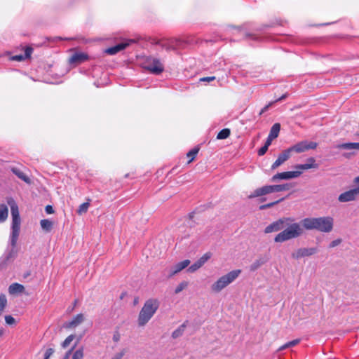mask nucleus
<instances>
[{
  "label": "nucleus",
  "instance_id": "f257e3e1",
  "mask_svg": "<svg viewBox=\"0 0 359 359\" xmlns=\"http://www.w3.org/2000/svg\"><path fill=\"white\" fill-rule=\"evenodd\" d=\"M283 230L275 238L276 243H283L292 238L300 236L303 229L299 223L294 222L293 217H282L268 225L265 233H270Z\"/></svg>",
  "mask_w": 359,
  "mask_h": 359
},
{
  "label": "nucleus",
  "instance_id": "f03ea898",
  "mask_svg": "<svg viewBox=\"0 0 359 359\" xmlns=\"http://www.w3.org/2000/svg\"><path fill=\"white\" fill-rule=\"evenodd\" d=\"M6 202L11 208L12 215L11 233L10 235V244L12 248L6 257V259H9L10 258L14 257L15 254V248L16 247L17 241L20 234L21 220L18 205L13 198L7 197Z\"/></svg>",
  "mask_w": 359,
  "mask_h": 359
},
{
  "label": "nucleus",
  "instance_id": "7ed1b4c3",
  "mask_svg": "<svg viewBox=\"0 0 359 359\" xmlns=\"http://www.w3.org/2000/svg\"><path fill=\"white\" fill-rule=\"evenodd\" d=\"M302 225L307 230L316 229L320 232L329 233L333 229L334 219L329 216L305 218L302 220Z\"/></svg>",
  "mask_w": 359,
  "mask_h": 359
},
{
  "label": "nucleus",
  "instance_id": "20e7f679",
  "mask_svg": "<svg viewBox=\"0 0 359 359\" xmlns=\"http://www.w3.org/2000/svg\"><path fill=\"white\" fill-rule=\"evenodd\" d=\"M159 306L160 302L157 299H147L140 311L137 319L138 325L144 326L155 314Z\"/></svg>",
  "mask_w": 359,
  "mask_h": 359
},
{
  "label": "nucleus",
  "instance_id": "39448f33",
  "mask_svg": "<svg viewBox=\"0 0 359 359\" xmlns=\"http://www.w3.org/2000/svg\"><path fill=\"white\" fill-rule=\"evenodd\" d=\"M241 271L233 270L228 273L220 277L215 283L211 285V290L215 292H219L229 284L233 283L240 275Z\"/></svg>",
  "mask_w": 359,
  "mask_h": 359
},
{
  "label": "nucleus",
  "instance_id": "423d86ee",
  "mask_svg": "<svg viewBox=\"0 0 359 359\" xmlns=\"http://www.w3.org/2000/svg\"><path fill=\"white\" fill-rule=\"evenodd\" d=\"M292 186L291 184L286 183L283 184H276V185H266L262 187L258 188L255 189L253 193H252L249 198H252L255 197H259L262 196H264L269 194L274 193V192H280L283 191L290 190Z\"/></svg>",
  "mask_w": 359,
  "mask_h": 359
},
{
  "label": "nucleus",
  "instance_id": "0eeeda50",
  "mask_svg": "<svg viewBox=\"0 0 359 359\" xmlns=\"http://www.w3.org/2000/svg\"><path fill=\"white\" fill-rule=\"evenodd\" d=\"M143 67L151 73L158 75L164 70V67L159 59L148 57L144 62Z\"/></svg>",
  "mask_w": 359,
  "mask_h": 359
},
{
  "label": "nucleus",
  "instance_id": "6e6552de",
  "mask_svg": "<svg viewBox=\"0 0 359 359\" xmlns=\"http://www.w3.org/2000/svg\"><path fill=\"white\" fill-rule=\"evenodd\" d=\"M318 144L316 142L307 140L301 141L290 147L292 152L297 154L305 152L309 149H315Z\"/></svg>",
  "mask_w": 359,
  "mask_h": 359
},
{
  "label": "nucleus",
  "instance_id": "1a4fd4ad",
  "mask_svg": "<svg viewBox=\"0 0 359 359\" xmlns=\"http://www.w3.org/2000/svg\"><path fill=\"white\" fill-rule=\"evenodd\" d=\"M302 174L301 170L296 171H287L283 172H278L274 175L271 178V181L273 182H278L280 180H290L299 177Z\"/></svg>",
  "mask_w": 359,
  "mask_h": 359
},
{
  "label": "nucleus",
  "instance_id": "9d476101",
  "mask_svg": "<svg viewBox=\"0 0 359 359\" xmlns=\"http://www.w3.org/2000/svg\"><path fill=\"white\" fill-rule=\"evenodd\" d=\"M359 196V191L355 189H351L341 193L338 196V201L341 203H347L355 201Z\"/></svg>",
  "mask_w": 359,
  "mask_h": 359
},
{
  "label": "nucleus",
  "instance_id": "9b49d317",
  "mask_svg": "<svg viewBox=\"0 0 359 359\" xmlns=\"http://www.w3.org/2000/svg\"><path fill=\"white\" fill-rule=\"evenodd\" d=\"M318 252L317 248H299L294 252L292 254V257L294 259H299L304 257H309L314 255Z\"/></svg>",
  "mask_w": 359,
  "mask_h": 359
},
{
  "label": "nucleus",
  "instance_id": "f8f14e48",
  "mask_svg": "<svg viewBox=\"0 0 359 359\" xmlns=\"http://www.w3.org/2000/svg\"><path fill=\"white\" fill-rule=\"evenodd\" d=\"M211 257L210 252H206L199 259L191 264L188 269L187 271L189 273H194L199 269L202 266L205 264L206 262Z\"/></svg>",
  "mask_w": 359,
  "mask_h": 359
},
{
  "label": "nucleus",
  "instance_id": "ddd939ff",
  "mask_svg": "<svg viewBox=\"0 0 359 359\" xmlns=\"http://www.w3.org/2000/svg\"><path fill=\"white\" fill-rule=\"evenodd\" d=\"M291 150L290 147L285 150H284L282 153H280L276 161L272 164L271 169L275 170L284 163L287 160H288L291 156Z\"/></svg>",
  "mask_w": 359,
  "mask_h": 359
},
{
  "label": "nucleus",
  "instance_id": "4468645a",
  "mask_svg": "<svg viewBox=\"0 0 359 359\" xmlns=\"http://www.w3.org/2000/svg\"><path fill=\"white\" fill-rule=\"evenodd\" d=\"M134 41V40H127L126 41H123L114 46L108 48L107 49H106L105 53L109 55H115L121 50H124L126 47H128L131 43H133Z\"/></svg>",
  "mask_w": 359,
  "mask_h": 359
},
{
  "label": "nucleus",
  "instance_id": "2eb2a0df",
  "mask_svg": "<svg viewBox=\"0 0 359 359\" xmlns=\"http://www.w3.org/2000/svg\"><path fill=\"white\" fill-rule=\"evenodd\" d=\"M190 264V261L189 259L183 260L182 262H178L173 265L170 269H169V277H172L174 275L178 273L181 271H182L184 269L187 268Z\"/></svg>",
  "mask_w": 359,
  "mask_h": 359
},
{
  "label": "nucleus",
  "instance_id": "dca6fc26",
  "mask_svg": "<svg viewBox=\"0 0 359 359\" xmlns=\"http://www.w3.org/2000/svg\"><path fill=\"white\" fill-rule=\"evenodd\" d=\"M84 321V316L82 313L77 314L71 321L65 324V328H75Z\"/></svg>",
  "mask_w": 359,
  "mask_h": 359
},
{
  "label": "nucleus",
  "instance_id": "f3484780",
  "mask_svg": "<svg viewBox=\"0 0 359 359\" xmlns=\"http://www.w3.org/2000/svg\"><path fill=\"white\" fill-rule=\"evenodd\" d=\"M88 59V55L83 53H76L70 58V63L81 64Z\"/></svg>",
  "mask_w": 359,
  "mask_h": 359
},
{
  "label": "nucleus",
  "instance_id": "a211bd4d",
  "mask_svg": "<svg viewBox=\"0 0 359 359\" xmlns=\"http://www.w3.org/2000/svg\"><path fill=\"white\" fill-rule=\"evenodd\" d=\"M269 260V258L266 257H260L257 259L250 266V270L251 271H255L260 266L265 264Z\"/></svg>",
  "mask_w": 359,
  "mask_h": 359
},
{
  "label": "nucleus",
  "instance_id": "6ab92c4d",
  "mask_svg": "<svg viewBox=\"0 0 359 359\" xmlns=\"http://www.w3.org/2000/svg\"><path fill=\"white\" fill-rule=\"evenodd\" d=\"M336 148L346 150H359V142L343 143L337 145Z\"/></svg>",
  "mask_w": 359,
  "mask_h": 359
},
{
  "label": "nucleus",
  "instance_id": "aec40b11",
  "mask_svg": "<svg viewBox=\"0 0 359 359\" xmlns=\"http://www.w3.org/2000/svg\"><path fill=\"white\" fill-rule=\"evenodd\" d=\"M24 290L25 287L22 285L17 283L11 284L8 287V292L11 294L22 293Z\"/></svg>",
  "mask_w": 359,
  "mask_h": 359
},
{
  "label": "nucleus",
  "instance_id": "412c9836",
  "mask_svg": "<svg viewBox=\"0 0 359 359\" xmlns=\"http://www.w3.org/2000/svg\"><path fill=\"white\" fill-rule=\"evenodd\" d=\"M308 161L311 163L298 164L296 165V168L299 170H308L310 168H317L318 165L315 163V159L313 158H309Z\"/></svg>",
  "mask_w": 359,
  "mask_h": 359
},
{
  "label": "nucleus",
  "instance_id": "4be33fe9",
  "mask_svg": "<svg viewBox=\"0 0 359 359\" xmlns=\"http://www.w3.org/2000/svg\"><path fill=\"white\" fill-rule=\"evenodd\" d=\"M11 171L13 174H15L18 178L24 181L25 182L29 184L31 182L30 179L28 176H27L22 170H20L18 168H12Z\"/></svg>",
  "mask_w": 359,
  "mask_h": 359
},
{
  "label": "nucleus",
  "instance_id": "5701e85b",
  "mask_svg": "<svg viewBox=\"0 0 359 359\" xmlns=\"http://www.w3.org/2000/svg\"><path fill=\"white\" fill-rule=\"evenodd\" d=\"M8 215V209L5 204L0 205V222H5Z\"/></svg>",
  "mask_w": 359,
  "mask_h": 359
},
{
  "label": "nucleus",
  "instance_id": "b1692460",
  "mask_svg": "<svg viewBox=\"0 0 359 359\" xmlns=\"http://www.w3.org/2000/svg\"><path fill=\"white\" fill-rule=\"evenodd\" d=\"M280 130V123H276L273 124L270 130L269 136H270V137L276 139L279 135Z\"/></svg>",
  "mask_w": 359,
  "mask_h": 359
},
{
  "label": "nucleus",
  "instance_id": "393cba45",
  "mask_svg": "<svg viewBox=\"0 0 359 359\" xmlns=\"http://www.w3.org/2000/svg\"><path fill=\"white\" fill-rule=\"evenodd\" d=\"M40 224L43 230L46 232H50L53 228V222L48 219H41Z\"/></svg>",
  "mask_w": 359,
  "mask_h": 359
},
{
  "label": "nucleus",
  "instance_id": "a878e982",
  "mask_svg": "<svg viewBox=\"0 0 359 359\" xmlns=\"http://www.w3.org/2000/svg\"><path fill=\"white\" fill-rule=\"evenodd\" d=\"M186 326V322L182 324L178 328L172 332V337L173 339H177L181 337L185 330Z\"/></svg>",
  "mask_w": 359,
  "mask_h": 359
},
{
  "label": "nucleus",
  "instance_id": "bb28decb",
  "mask_svg": "<svg viewBox=\"0 0 359 359\" xmlns=\"http://www.w3.org/2000/svg\"><path fill=\"white\" fill-rule=\"evenodd\" d=\"M87 201V202L83 203L79 205L76 211L79 215H82L87 212L88 208L90 207V199L88 198Z\"/></svg>",
  "mask_w": 359,
  "mask_h": 359
},
{
  "label": "nucleus",
  "instance_id": "cd10ccee",
  "mask_svg": "<svg viewBox=\"0 0 359 359\" xmlns=\"http://www.w3.org/2000/svg\"><path fill=\"white\" fill-rule=\"evenodd\" d=\"M158 44L162 47V48L167 51L175 50L176 49L175 46L173 44L172 41H163L159 42Z\"/></svg>",
  "mask_w": 359,
  "mask_h": 359
},
{
  "label": "nucleus",
  "instance_id": "c85d7f7f",
  "mask_svg": "<svg viewBox=\"0 0 359 359\" xmlns=\"http://www.w3.org/2000/svg\"><path fill=\"white\" fill-rule=\"evenodd\" d=\"M300 341V339H294L292 341H290L285 344H283V346H281L278 349V351H283L286 348H291V347H293L296 345H297Z\"/></svg>",
  "mask_w": 359,
  "mask_h": 359
},
{
  "label": "nucleus",
  "instance_id": "c756f323",
  "mask_svg": "<svg viewBox=\"0 0 359 359\" xmlns=\"http://www.w3.org/2000/svg\"><path fill=\"white\" fill-rule=\"evenodd\" d=\"M230 134H231V131L229 128L222 129V130H220L218 133V134L217 135V139H218V140L226 139L227 137H229Z\"/></svg>",
  "mask_w": 359,
  "mask_h": 359
},
{
  "label": "nucleus",
  "instance_id": "7c9ffc66",
  "mask_svg": "<svg viewBox=\"0 0 359 359\" xmlns=\"http://www.w3.org/2000/svg\"><path fill=\"white\" fill-rule=\"evenodd\" d=\"M284 200V198H280L279 200L276 201H274V202H272V203H267V204H264V205H262L259 206V210H266V209H268V208H270L273 206H274L275 205L278 204V203L283 201Z\"/></svg>",
  "mask_w": 359,
  "mask_h": 359
},
{
  "label": "nucleus",
  "instance_id": "2f4dec72",
  "mask_svg": "<svg viewBox=\"0 0 359 359\" xmlns=\"http://www.w3.org/2000/svg\"><path fill=\"white\" fill-rule=\"evenodd\" d=\"M7 299L5 294H0V312L3 311L6 306Z\"/></svg>",
  "mask_w": 359,
  "mask_h": 359
},
{
  "label": "nucleus",
  "instance_id": "473e14b6",
  "mask_svg": "<svg viewBox=\"0 0 359 359\" xmlns=\"http://www.w3.org/2000/svg\"><path fill=\"white\" fill-rule=\"evenodd\" d=\"M198 151H199L198 148H194L193 149L190 150L187 153V157L190 158V160L189 161V162H191L194 159V158H195L196 155L198 154Z\"/></svg>",
  "mask_w": 359,
  "mask_h": 359
},
{
  "label": "nucleus",
  "instance_id": "72a5a7b5",
  "mask_svg": "<svg viewBox=\"0 0 359 359\" xmlns=\"http://www.w3.org/2000/svg\"><path fill=\"white\" fill-rule=\"evenodd\" d=\"M74 337H75V336L74 334H70L69 336H68L65 339V340L62 342V346L64 348H67L70 344V343L73 341Z\"/></svg>",
  "mask_w": 359,
  "mask_h": 359
},
{
  "label": "nucleus",
  "instance_id": "f704fd0d",
  "mask_svg": "<svg viewBox=\"0 0 359 359\" xmlns=\"http://www.w3.org/2000/svg\"><path fill=\"white\" fill-rule=\"evenodd\" d=\"M83 357V348H81L78 350H76L73 355H72V359H82Z\"/></svg>",
  "mask_w": 359,
  "mask_h": 359
},
{
  "label": "nucleus",
  "instance_id": "c9c22d12",
  "mask_svg": "<svg viewBox=\"0 0 359 359\" xmlns=\"http://www.w3.org/2000/svg\"><path fill=\"white\" fill-rule=\"evenodd\" d=\"M188 285V283L185 281H183L180 283L177 287L175 290V293L178 294L180 292H182L187 286Z\"/></svg>",
  "mask_w": 359,
  "mask_h": 359
},
{
  "label": "nucleus",
  "instance_id": "e433bc0d",
  "mask_svg": "<svg viewBox=\"0 0 359 359\" xmlns=\"http://www.w3.org/2000/svg\"><path fill=\"white\" fill-rule=\"evenodd\" d=\"M54 349L53 348H47L44 353V358L49 359L50 357L53 354Z\"/></svg>",
  "mask_w": 359,
  "mask_h": 359
},
{
  "label": "nucleus",
  "instance_id": "4c0bfd02",
  "mask_svg": "<svg viewBox=\"0 0 359 359\" xmlns=\"http://www.w3.org/2000/svg\"><path fill=\"white\" fill-rule=\"evenodd\" d=\"M33 49L31 47H27L25 50V53L23 56H25V59L29 58L32 53Z\"/></svg>",
  "mask_w": 359,
  "mask_h": 359
},
{
  "label": "nucleus",
  "instance_id": "58836bf2",
  "mask_svg": "<svg viewBox=\"0 0 359 359\" xmlns=\"http://www.w3.org/2000/svg\"><path fill=\"white\" fill-rule=\"evenodd\" d=\"M5 321L8 325H13L15 320L13 316L8 315L5 316Z\"/></svg>",
  "mask_w": 359,
  "mask_h": 359
},
{
  "label": "nucleus",
  "instance_id": "ea45409f",
  "mask_svg": "<svg viewBox=\"0 0 359 359\" xmlns=\"http://www.w3.org/2000/svg\"><path fill=\"white\" fill-rule=\"evenodd\" d=\"M341 243V239H340V238H338V239L334 240V241H332L330 243L329 247H330V248H334V247H336V246L339 245Z\"/></svg>",
  "mask_w": 359,
  "mask_h": 359
},
{
  "label": "nucleus",
  "instance_id": "a19ab883",
  "mask_svg": "<svg viewBox=\"0 0 359 359\" xmlns=\"http://www.w3.org/2000/svg\"><path fill=\"white\" fill-rule=\"evenodd\" d=\"M268 147L266 146V145H264L263 147H262L259 150H258V155L259 156H263L266 154V152L268 150Z\"/></svg>",
  "mask_w": 359,
  "mask_h": 359
},
{
  "label": "nucleus",
  "instance_id": "79ce46f5",
  "mask_svg": "<svg viewBox=\"0 0 359 359\" xmlns=\"http://www.w3.org/2000/svg\"><path fill=\"white\" fill-rule=\"evenodd\" d=\"M125 351L124 350H122L121 352L119 353H117L113 358L112 359H122V358L123 357V355H125Z\"/></svg>",
  "mask_w": 359,
  "mask_h": 359
},
{
  "label": "nucleus",
  "instance_id": "37998d69",
  "mask_svg": "<svg viewBox=\"0 0 359 359\" xmlns=\"http://www.w3.org/2000/svg\"><path fill=\"white\" fill-rule=\"evenodd\" d=\"M12 60L15 61H22L25 59L23 55H16L12 57Z\"/></svg>",
  "mask_w": 359,
  "mask_h": 359
},
{
  "label": "nucleus",
  "instance_id": "c03bdc74",
  "mask_svg": "<svg viewBox=\"0 0 359 359\" xmlns=\"http://www.w3.org/2000/svg\"><path fill=\"white\" fill-rule=\"evenodd\" d=\"M273 104V102H271L269 103L267 105H266L264 107H263L259 112V115H262V114L266 112Z\"/></svg>",
  "mask_w": 359,
  "mask_h": 359
},
{
  "label": "nucleus",
  "instance_id": "a18cd8bd",
  "mask_svg": "<svg viewBox=\"0 0 359 359\" xmlns=\"http://www.w3.org/2000/svg\"><path fill=\"white\" fill-rule=\"evenodd\" d=\"M121 339V335L118 331H116L113 334V341L118 342Z\"/></svg>",
  "mask_w": 359,
  "mask_h": 359
},
{
  "label": "nucleus",
  "instance_id": "49530a36",
  "mask_svg": "<svg viewBox=\"0 0 359 359\" xmlns=\"http://www.w3.org/2000/svg\"><path fill=\"white\" fill-rule=\"evenodd\" d=\"M215 79V76H208V77H203L200 79L201 81H211Z\"/></svg>",
  "mask_w": 359,
  "mask_h": 359
},
{
  "label": "nucleus",
  "instance_id": "de8ad7c7",
  "mask_svg": "<svg viewBox=\"0 0 359 359\" xmlns=\"http://www.w3.org/2000/svg\"><path fill=\"white\" fill-rule=\"evenodd\" d=\"M45 210L48 214H52L54 212L53 207L50 205H46Z\"/></svg>",
  "mask_w": 359,
  "mask_h": 359
},
{
  "label": "nucleus",
  "instance_id": "09e8293b",
  "mask_svg": "<svg viewBox=\"0 0 359 359\" xmlns=\"http://www.w3.org/2000/svg\"><path fill=\"white\" fill-rule=\"evenodd\" d=\"M353 183L355 184V189L359 191V175L354 178Z\"/></svg>",
  "mask_w": 359,
  "mask_h": 359
},
{
  "label": "nucleus",
  "instance_id": "8fccbe9b",
  "mask_svg": "<svg viewBox=\"0 0 359 359\" xmlns=\"http://www.w3.org/2000/svg\"><path fill=\"white\" fill-rule=\"evenodd\" d=\"M273 140H274V138L270 137V136L268 135V137L266 139V141L264 145H266L269 147L271 145Z\"/></svg>",
  "mask_w": 359,
  "mask_h": 359
},
{
  "label": "nucleus",
  "instance_id": "3c124183",
  "mask_svg": "<svg viewBox=\"0 0 359 359\" xmlns=\"http://www.w3.org/2000/svg\"><path fill=\"white\" fill-rule=\"evenodd\" d=\"M287 97V94H284L280 97L276 99L273 102H280V101L285 99Z\"/></svg>",
  "mask_w": 359,
  "mask_h": 359
},
{
  "label": "nucleus",
  "instance_id": "603ef678",
  "mask_svg": "<svg viewBox=\"0 0 359 359\" xmlns=\"http://www.w3.org/2000/svg\"><path fill=\"white\" fill-rule=\"evenodd\" d=\"M246 37L247 38H252L254 40H255L257 39L255 36H254L252 34H246Z\"/></svg>",
  "mask_w": 359,
  "mask_h": 359
},
{
  "label": "nucleus",
  "instance_id": "864d4df0",
  "mask_svg": "<svg viewBox=\"0 0 359 359\" xmlns=\"http://www.w3.org/2000/svg\"><path fill=\"white\" fill-rule=\"evenodd\" d=\"M4 328H0V337L4 334Z\"/></svg>",
  "mask_w": 359,
  "mask_h": 359
},
{
  "label": "nucleus",
  "instance_id": "5fc2aeb1",
  "mask_svg": "<svg viewBox=\"0 0 359 359\" xmlns=\"http://www.w3.org/2000/svg\"><path fill=\"white\" fill-rule=\"evenodd\" d=\"M194 212H191V213L189 215V217H190L191 219V218H193V217H194Z\"/></svg>",
  "mask_w": 359,
  "mask_h": 359
},
{
  "label": "nucleus",
  "instance_id": "6e6d98bb",
  "mask_svg": "<svg viewBox=\"0 0 359 359\" xmlns=\"http://www.w3.org/2000/svg\"><path fill=\"white\" fill-rule=\"evenodd\" d=\"M358 135H359V133H358Z\"/></svg>",
  "mask_w": 359,
  "mask_h": 359
}]
</instances>
